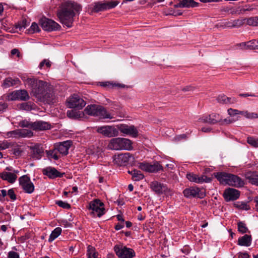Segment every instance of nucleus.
<instances>
[{
    "mask_svg": "<svg viewBox=\"0 0 258 258\" xmlns=\"http://www.w3.org/2000/svg\"><path fill=\"white\" fill-rule=\"evenodd\" d=\"M81 10L80 5L75 3H66L61 5L57 11V16L62 25L71 28L73 26L75 11L78 12Z\"/></svg>",
    "mask_w": 258,
    "mask_h": 258,
    "instance_id": "f257e3e1",
    "label": "nucleus"
},
{
    "mask_svg": "<svg viewBox=\"0 0 258 258\" xmlns=\"http://www.w3.org/2000/svg\"><path fill=\"white\" fill-rule=\"evenodd\" d=\"M25 85L31 89V94L39 100L47 99L48 84L46 82L35 78H22Z\"/></svg>",
    "mask_w": 258,
    "mask_h": 258,
    "instance_id": "f03ea898",
    "label": "nucleus"
},
{
    "mask_svg": "<svg viewBox=\"0 0 258 258\" xmlns=\"http://www.w3.org/2000/svg\"><path fill=\"white\" fill-rule=\"evenodd\" d=\"M108 147L111 150H131L133 149L132 142L126 138H116L110 140Z\"/></svg>",
    "mask_w": 258,
    "mask_h": 258,
    "instance_id": "7ed1b4c3",
    "label": "nucleus"
},
{
    "mask_svg": "<svg viewBox=\"0 0 258 258\" xmlns=\"http://www.w3.org/2000/svg\"><path fill=\"white\" fill-rule=\"evenodd\" d=\"M84 111L86 114L90 115L99 116L102 118H112L111 115L101 105L96 104L88 105Z\"/></svg>",
    "mask_w": 258,
    "mask_h": 258,
    "instance_id": "20e7f679",
    "label": "nucleus"
},
{
    "mask_svg": "<svg viewBox=\"0 0 258 258\" xmlns=\"http://www.w3.org/2000/svg\"><path fill=\"white\" fill-rule=\"evenodd\" d=\"M89 209L91 211L90 214L93 216L100 217L105 213L104 204L98 199L90 202Z\"/></svg>",
    "mask_w": 258,
    "mask_h": 258,
    "instance_id": "39448f33",
    "label": "nucleus"
},
{
    "mask_svg": "<svg viewBox=\"0 0 258 258\" xmlns=\"http://www.w3.org/2000/svg\"><path fill=\"white\" fill-rule=\"evenodd\" d=\"M114 250L119 258H133L135 256V251L122 244L115 245Z\"/></svg>",
    "mask_w": 258,
    "mask_h": 258,
    "instance_id": "423d86ee",
    "label": "nucleus"
},
{
    "mask_svg": "<svg viewBox=\"0 0 258 258\" xmlns=\"http://www.w3.org/2000/svg\"><path fill=\"white\" fill-rule=\"evenodd\" d=\"M134 160V157L130 153L120 154L118 155H114L113 157L114 163L119 166H124L129 163H133Z\"/></svg>",
    "mask_w": 258,
    "mask_h": 258,
    "instance_id": "0eeeda50",
    "label": "nucleus"
},
{
    "mask_svg": "<svg viewBox=\"0 0 258 258\" xmlns=\"http://www.w3.org/2000/svg\"><path fill=\"white\" fill-rule=\"evenodd\" d=\"M118 4L119 2L117 1L105 2L104 3L101 2H96L93 4L92 11L96 13L106 11L115 8Z\"/></svg>",
    "mask_w": 258,
    "mask_h": 258,
    "instance_id": "6e6552de",
    "label": "nucleus"
},
{
    "mask_svg": "<svg viewBox=\"0 0 258 258\" xmlns=\"http://www.w3.org/2000/svg\"><path fill=\"white\" fill-rule=\"evenodd\" d=\"M40 24L42 29L47 31L57 30L60 28L58 23L46 17H43L40 19Z\"/></svg>",
    "mask_w": 258,
    "mask_h": 258,
    "instance_id": "1a4fd4ad",
    "label": "nucleus"
},
{
    "mask_svg": "<svg viewBox=\"0 0 258 258\" xmlns=\"http://www.w3.org/2000/svg\"><path fill=\"white\" fill-rule=\"evenodd\" d=\"M68 106L69 108L81 109L86 105L85 101L77 94H73L68 100Z\"/></svg>",
    "mask_w": 258,
    "mask_h": 258,
    "instance_id": "9d476101",
    "label": "nucleus"
},
{
    "mask_svg": "<svg viewBox=\"0 0 258 258\" xmlns=\"http://www.w3.org/2000/svg\"><path fill=\"white\" fill-rule=\"evenodd\" d=\"M19 184L25 192L31 194L34 190V185L27 175H24L19 178Z\"/></svg>",
    "mask_w": 258,
    "mask_h": 258,
    "instance_id": "9b49d317",
    "label": "nucleus"
},
{
    "mask_svg": "<svg viewBox=\"0 0 258 258\" xmlns=\"http://www.w3.org/2000/svg\"><path fill=\"white\" fill-rule=\"evenodd\" d=\"M96 131L102 135L108 137H113L118 136V131L117 128L112 126L105 125L98 127Z\"/></svg>",
    "mask_w": 258,
    "mask_h": 258,
    "instance_id": "f8f14e48",
    "label": "nucleus"
},
{
    "mask_svg": "<svg viewBox=\"0 0 258 258\" xmlns=\"http://www.w3.org/2000/svg\"><path fill=\"white\" fill-rule=\"evenodd\" d=\"M29 99L28 92L25 90H19L12 92L8 95L9 100L26 101Z\"/></svg>",
    "mask_w": 258,
    "mask_h": 258,
    "instance_id": "ddd939ff",
    "label": "nucleus"
},
{
    "mask_svg": "<svg viewBox=\"0 0 258 258\" xmlns=\"http://www.w3.org/2000/svg\"><path fill=\"white\" fill-rule=\"evenodd\" d=\"M138 167L141 170L148 172H157L163 169L162 166L158 162H155L153 164L146 162L139 163Z\"/></svg>",
    "mask_w": 258,
    "mask_h": 258,
    "instance_id": "4468645a",
    "label": "nucleus"
},
{
    "mask_svg": "<svg viewBox=\"0 0 258 258\" xmlns=\"http://www.w3.org/2000/svg\"><path fill=\"white\" fill-rule=\"evenodd\" d=\"M117 130L123 134L131 136L133 137H137L138 135V131L134 125L126 124H119L117 126Z\"/></svg>",
    "mask_w": 258,
    "mask_h": 258,
    "instance_id": "2eb2a0df",
    "label": "nucleus"
},
{
    "mask_svg": "<svg viewBox=\"0 0 258 258\" xmlns=\"http://www.w3.org/2000/svg\"><path fill=\"white\" fill-rule=\"evenodd\" d=\"M199 120L202 122L215 124L218 122L221 123L222 118L219 114L213 113L208 115L202 116L199 119Z\"/></svg>",
    "mask_w": 258,
    "mask_h": 258,
    "instance_id": "dca6fc26",
    "label": "nucleus"
},
{
    "mask_svg": "<svg viewBox=\"0 0 258 258\" xmlns=\"http://www.w3.org/2000/svg\"><path fill=\"white\" fill-rule=\"evenodd\" d=\"M240 191L236 189L228 188L225 190L223 197L226 202L234 201L239 198Z\"/></svg>",
    "mask_w": 258,
    "mask_h": 258,
    "instance_id": "f3484780",
    "label": "nucleus"
},
{
    "mask_svg": "<svg viewBox=\"0 0 258 258\" xmlns=\"http://www.w3.org/2000/svg\"><path fill=\"white\" fill-rule=\"evenodd\" d=\"M31 156L35 160H39L41 158L43 154L44 150L40 144H36L34 146H30Z\"/></svg>",
    "mask_w": 258,
    "mask_h": 258,
    "instance_id": "a211bd4d",
    "label": "nucleus"
},
{
    "mask_svg": "<svg viewBox=\"0 0 258 258\" xmlns=\"http://www.w3.org/2000/svg\"><path fill=\"white\" fill-rule=\"evenodd\" d=\"M72 145V142L70 141H66L54 146V148L57 153H59L63 155H66L68 154L69 148Z\"/></svg>",
    "mask_w": 258,
    "mask_h": 258,
    "instance_id": "6ab92c4d",
    "label": "nucleus"
},
{
    "mask_svg": "<svg viewBox=\"0 0 258 258\" xmlns=\"http://www.w3.org/2000/svg\"><path fill=\"white\" fill-rule=\"evenodd\" d=\"M43 174L47 176L49 178L54 179L56 177H61L64 173H61L57 170L55 168L48 167L43 169Z\"/></svg>",
    "mask_w": 258,
    "mask_h": 258,
    "instance_id": "aec40b11",
    "label": "nucleus"
},
{
    "mask_svg": "<svg viewBox=\"0 0 258 258\" xmlns=\"http://www.w3.org/2000/svg\"><path fill=\"white\" fill-rule=\"evenodd\" d=\"M244 184V181L239 177L229 173L228 185L239 187L243 186Z\"/></svg>",
    "mask_w": 258,
    "mask_h": 258,
    "instance_id": "412c9836",
    "label": "nucleus"
},
{
    "mask_svg": "<svg viewBox=\"0 0 258 258\" xmlns=\"http://www.w3.org/2000/svg\"><path fill=\"white\" fill-rule=\"evenodd\" d=\"M151 188L157 194H162L167 189V187L162 183L157 181H154L151 183Z\"/></svg>",
    "mask_w": 258,
    "mask_h": 258,
    "instance_id": "4be33fe9",
    "label": "nucleus"
},
{
    "mask_svg": "<svg viewBox=\"0 0 258 258\" xmlns=\"http://www.w3.org/2000/svg\"><path fill=\"white\" fill-rule=\"evenodd\" d=\"M33 130L34 131H44L49 130L51 125L48 122L38 120L33 122Z\"/></svg>",
    "mask_w": 258,
    "mask_h": 258,
    "instance_id": "5701e85b",
    "label": "nucleus"
},
{
    "mask_svg": "<svg viewBox=\"0 0 258 258\" xmlns=\"http://www.w3.org/2000/svg\"><path fill=\"white\" fill-rule=\"evenodd\" d=\"M0 177L3 180H6L10 183H14L17 178V176L12 172L4 171L0 173Z\"/></svg>",
    "mask_w": 258,
    "mask_h": 258,
    "instance_id": "b1692460",
    "label": "nucleus"
},
{
    "mask_svg": "<svg viewBox=\"0 0 258 258\" xmlns=\"http://www.w3.org/2000/svg\"><path fill=\"white\" fill-rule=\"evenodd\" d=\"M237 46L241 47L242 49H258V40H252L246 43H241L237 44Z\"/></svg>",
    "mask_w": 258,
    "mask_h": 258,
    "instance_id": "393cba45",
    "label": "nucleus"
},
{
    "mask_svg": "<svg viewBox=\"0 0 258 258\" xmlns=\"http://www.w3.org/2000/svg\"><path fill=\"white\" fill-rule=\"evenodd\" d=\"M214 176L222 184H228L229 173L225 172H216L214 173Z\"/></svg>",
    "mask_w": 258,
    "mask_h": 258,
    "instance_id": "a878e982",
    "label": "nucleus"
},
{
    "mask_svg": "<svg viewBox=\"0 0 258 258\" xmlns=\"http://www.w3.org/2000/svg\"><path fill=\"white\" fill-rule=\"evenodd\" d=\"M218 102L223 104H232L236 102V100L234 97H228L224 94L219 95L216 99Z\"/></svg>",
    "mask_w": 258,
    "mask_h": 258,
    "instance_id": "bb28decb",
    "label": "nucleus"
},
{
    "mask_svg": "<svg viewBox=\"0 0 258 258\" xmlns=\"http://www.w3.org/2000/svg\"><path fill=\"white\" fill-rule=\"evenodd\" d=\"M251 235L245 234L238 238V244L240 246H249L251 245Z\"/></svg>",
    "mask_w": 258,
    "mask_h": 258,
    "instance_id": "cd10ccee",
    "label": "nucleus"
},
{
    "mask_svg": "<svg viewBox=\"0 0 258 258\" xmlns=\"http://www.w3.org/2000/svg\"><path fill=\"white\" fill-rule=\"evenodd\" d=\"M19 82V80L18 78L12 79L9 77L4 80L3 85L5 88H9L17 84Z\"/></svg>",
    "mask_w": 258,
    "mask_h": 258,
    "instance_id": "c85d7f7f",
    "label": "nucleus"
},
{
    "mask_svg": "<svg viewBox=\"0 0 258 258\" xmlns=\"http://www.w3.org/2000/svg\"><path fill=\"white\" fill-rule=\"evenodd\" d=\"M179 2L177 4V7L188 8L194 7V0H179Z\"/></svg>",
    "mask_w": 258,
    "mask_h": 258,
    "instance_id": "c756f323",
    "label": "nucleus"
},
{
    "mask_svg": "<svg viewBox=\"0 0 258 258\" xmlns=\"http://www.w3.org/2000/svg\"><path fill=\"white\" fill-rule=\"evenodd\" d=\"M20 138H30L34 135L33 132L29 130L19 129Z\"/></svg>",
    "mask_w": 258,
    "mask_h": 258,
    "instance_id": "7c9ffc66",
    "label": "nucleus"
},
{
    "mask_svg": "<svg viewBox=\"0 0 258 258\" xmlns=\"http://www.w3.org/2000/svg\"><path fill=\"white\" fill-rule=\"evenodd\" d=\"M61 228L60 227L55 228L50 234L48 239V241L49 242L53 241L61 234Z\"/></svg>",
    "mask_w": 258,
    "mask_h": 258,
    "instance_id": "2f4dec72",
    "label": "nucleus"
},
{
    "mask_svg": "<svg viewBox=\"0 0 258 258\" xmlns=\"http://www.w3.org/2000/svg\"><path fill=\"white\" fill-rule=\"evenodd\" d=\"M206 196V190L202 188H200L195 186V197L203 199Z\"/></svg>",
    "mask_w": 258,
    "mask_h": 258,
    "instance_id": "473e14b6",
    "label": "nucleus"
},
{
    "mask_svg": "<svg viewBox=\"0 0 258 258\" xmlns=\"http://www.w3.org/2000/svg\"><path fill=\"white\" fill-rule=\"evenodd\" d=\"M33 122L29 121L26 119L22 120L19 123V125L21 127H27L33 130Z\"/></svg>",
    "mask_w": 258,
    "mask_h": 258,
    "instance_id": "72a5a7b5",
    "label": "nucleus"
},
{
    "mask_svg": "<svg viewBox=\"0 0 258 258\" xmlns=\"http://www.w3.org/2000/svg\"><path fill=\"white\" fill-rule=\"evenodd\" d=\"M6 138H20L19 129L8 132L6 133Z\"/></svg>",
    "mask_w": 258,
    "mask_h": 258,
    "instance_id": "f704fd0d",
    "label": "nucleus"
},
{
    "mask_svg": "<svg viewBox=\"0 0 258 258\" xmlns=\"http://www.w3.org/2000/svg\"><path fill=\"white\" fill-rule=\"evenodd\" d=\"M144 177V175L141 173L140 171L136 169L134 170L133 179L135 181H139L142 180Z\"/></svg>",
    "mask_w": 258,
    "mask_h": 258,
    "instance_id": "c9c22d12",
    "label": "nucleus"
},
{
    "mask_svg": "<svg viewBox=\"0 0 258 258\" xmlns=\"http://www.w3.org/2000/svg\"><path fill=\"white\" fill-rule=\"evenodd\" d=\"M28 26L27 21L25 19H22L16 25V28L19 31H22L25 29Z\"/></svg>",
    "mask_w": 258,
    "mask_h": 258,
    "instance_id": "e433bc0d",
    "label": "nucleus"
},
{
    "mask_svg": "<svg viewBox=\"0 0 258 258\" xmlns=\"http://www.w3.org/2000/svg\"><path fill=\"white\" fill-rule=\"evenodd\" d=\"M46 153L49 158H53L54 160H57L59 158V156L57 155V152L55 148L53 150L46 151Z\"/></svg>",
    "mask_w": 258,
    "mask_h": 258,
    "instance_id": "4c0bfd02",
    "label": "nucleus"
},
{
    "mask_svg": "<svg viewBox=\"0 0 258 258\" xmlns=\"http://www.w3.org/2000/svg\"><path fill=\"white\" fill-rule=\"evenodd\" d=\"M237 226L238 231L242 234L246 233L248 230L246 224L243 222H238Z\"/></svg>",
    "mask_w": 258,
    "mask_h": 258,
    "instance_id": "58836bf2",
    "label": "nucleus"
},
{
    "mask_svg": "<svg viewBox=\"0 0 258 258\" xmlns=\"http://www.w3.org/2000/svg\"><path fill=\"white\" fill-rule=\"evenodd\" d=\"M247 142L249 145H250L254 147H258V139L257 138H255L252 137H248L247 138Z\"/></svg>",
    "mask_w": 258,
    "mask_h": 258,
    "instance_id": "ea45409f",
    "label": "nucleus"
},
{
    "mask_svg": "<svg viewBox=\"0 0 258 258\" xmlns=\"http://www.w3.org/2000/svg\"><path fill=\"white\" fill-rule=\"evenodd\" d=\"M184 196L187 198H192L194 197V189L192 188H187L183 191Z\"/></svg>",
    "mask_w": 258,
    "mask_h": 258,
    "instance_id": "a19ab883",
    "label": "nucleus"
},
{
    "mask_svg": "<svg viewBox=\"0 0 258 258\" xmlns=\"http://www.w3.org/2000/svg\"><path fill=\"white\" fill-rule=\"evenodd\" d=\"M12 146V143L7 141L0 142V150H4Z\"/></svg>",
    "mask_w": 258,
    "mask_h": 258,
    "instance_id": "79ce46f5",
    "label": "nucleus"
},
{
    "mask_svg": "<svg viewBox=\"0 0 258 258\" xmlns=\"http://www.w3.org/2000/svg\"><path fill=\"white\" fill-rule=\"evenodd\" d=\"M246 19H237L232 21L233 28L239 27L245 23Z\"/></svg>",
    "mask_w": 258,
    "mask_h": 258,
    "instance_id": "37998d69",
    "label": "nucleus"
},
{
    "mask_svg": "<svg viewBox=\"0 0 258 258\" xmlns=\"http://www.w3.org/2000/svg\"><path fill=\"white\" fill-rule=\"evenodd\" d=\"M44 66L46 68H49L51 66V63L48 59H44L40 63L39 68L40 69H42Z\"/></svg>",
    "mask_w": 258,
    "mask_h": 258,
    "instance_id": "c03bdc74",
    "label": "nucleus"
},
{
    "mask_svg": "<svg viewBox=\"0 0 258 258\" xmlns=\"http://www.w3.org/2000/svg\"><path fill=\"white\" fill-rule=\"evenodd\" d=\"M246 20V24L249 26H257V23H256V20L255 17H250Z\"/></svg>",
    "mask_w": 258,
    "mask_h": 258,
    "instance_id": "a18cd8bd",
    "label": "nucleus"
},
{
    "mask_svg": "<svg viewBox=\"0 0 258 258\" xmlns=\"http://www.w3.org/2000/svg\"><path fill=\"white\" fill-rule=\"evenodd\" d=\"M55 204L56 205H57L58 206H59L60 207H61V208H63L64 209H69L71 207L70 204H69L67 202H64L62 201H56Z\"/></svg>",
    "mask_w": 258,
    "mask_h": 258,
    "instance_id": "49530a36",
    "label": "nucleus"
},
{
    "mask_svg": "<svg viewBox=\"0 0 258 258\" xmlns=\"http://www.w3.org/2000/svg\"><path fill=\"white\" fill-rule=\"evenodd\" d=\"M249 182L252 184L258 185V175H252L249 178Z\"/></svg>",
    "mask_w": 258,
    "mask_h": 258,
    "instance_id": "de8ad7c7",
    "label": "nucleus"
},
{
    "mask_svg": "<svg viewBox=\"0 0 258 258\" xmlns=\"http://www.w3.org/2000/svg\"><path fill=\"white\" fill-rule=\"evenodd\" d=\"M236 205V207L240 209L245 210H248L249 209V206L246 203L244 202L238 203Z\"/></svg>",
    "mask_w": 258,
    "mask_h": 258,
    "instance_id": "09e8293b",
    "label": "nucleus"
},
{
    "mask_svg": "<svg viewBox=\"0 0 258 258\" xmlns=\"http://www.w3.org/2000/svg\"><path fill=\"white\" fill-rule=\"evenodd\" d=\"M20 108L22 109L27 110V111H29L32 109V106L29 103H22L20 105Z\"/></svg>",
    "mask_w": 258,
    "mask_h": 258,
    "instance_id": "8fccbe9b",
    "label": "nucleus"
},
{
    "mask_svg": "<svg viewBox=\"0 0 258 258\" xmlns=\"http://www.w3.org/2000/svg\"><path fill=\"white\" fill-rule=\"evenodd\" d=\"M39 31V27L36 23H33L29 29L30 33H33Z\"/></svg>",
    "mask_w": 258,
    "mask_h": 258,
    "instance_id": "3c124183",
    "label": "nucleus"
},
{
    "mask_svg": "<svg viewBox=\"0 0 258 258\" xmlns=\"http://www.w3.org/2000/svg\"><path fill=\"white\" fill-rule=\"evenodd\" d=\"M95 253H96V252L95 248L91 245H89L87 247L88 258L90 256L94 255Z\"/></svg>",
    "mask_w": 258,
    "mask_h": 258,
    "instance_id": "603ef678",
    "label": "nucleus"
},
{
    "mask_svg": "<svg viewBox=\"0 0 258 258\" xmlns=\"http://www.w3.org/2000/svg\"><path fill=\"white\" fill-rule=\"evenodd\" d=\"M228 113L230 116H233L237 114H240V111L237 109H234L232 108H229L227 110Z\"/></svg>",
    "mask_w": 258,
    "mask_h": 258,
    "instance_id": "864d4df0",
    "label": "nucleus"
},
{
    "mask_svg": "<svg viewBox=\"0 0 258 258\" xmlns=\"http://www.w3.org/2000/svg\"><path fill=\"white\" fill-rule=\"evenodd\" d=\"M8 195L12 200L15 201L16 200V195L13 189H10L8 191Z\"/></svg>",
    "mask_w": 258,
    "mask_h": 258,
    "instance_id": "5fc2aeb1",
    "label": "nucleus"
},
{
    "mask_svg": "<svg viewBox=\"0 0 258 258\" xmlns=\"http://www.w3.org/2000/svg\"><path fill=\"white\" fill-rule=\"evenodd\" d=\"M8 258H19V254L15 251H11L8 253Z\"/></svg>",
    "mask_w": 258,
    "mask_h": 258,
    "instance_id": "6e6d98bb",
    "label": "nucleus"
},
{
    "mask_svg": "<svg viewBox=\"0 0 258 258\" xmlns=\"http://www.w3.org/2000/svg\"><path fill=\"white\" fill-rule=\"evenodd\" d=\"M215 27H216L217 28H222V29H225V28H227L226 26L225 21H221V22H219L218 23H217V24H216Z\"/></svg>",
    "mask_w": 258,
    "mask_h": 258,
    "instance_id": "4d7b16f0",
    "label": "nucleus"
},
{
    "mask_svg": "<svg viewBox=\"0 0 258 258\" xmlns=\"http://www.w3.org/2000/svg\"><path fill=\"white\" fill-rule=\"evenodd\" d=\"M195 182H196V183L204 182V175H202L200 177H197L195 175Z\"/></svg>",
    "mask_w": 258,
    "mask_h": 258,
    "instance_id": "13d9d810",
    "label": "nucleus"
},
{
    "mask_svg": "<svg viewBox=\"0 0 258 258\" xmlns=\"http://www.w3.org/2000/svg\"><path fill=\"white\" fill-rule=\"evenodd\" d=\"M8 107V104L6 103L0 102V112H4Z\"/></svg>",
    "mask_w": 258,
    "mask_h": 258,
    "instance_id": "bf43d9fd",
    "label": "nucleus"
},
{
    "mask_svg": "<svg viewBox=\"0 0 258 258\" xmlns=\"http://www.w3.org/2000/svg\"><path fill=\"white\" fill-rule=\"evenodd\" d=\"M233 121H234V120L230 118H227L224 119V120L222 119V121H221V124H229V123H232V122H233Z\"/></svg>",
    "mask_w": 258,
    "mask_h": 258,
    "instance_id": "052dcab7",
    "label": "nucleus"
},
{
    "mask_svg": "<svg viewBox=\"0 0 258 258\" xmlns=\"http://www.w3.org/2000/svg\"><path fill=\"white\" fill-rule=\"evenodd\" d=\"M238 258H249V255L247 252H239L238 253Z\"/></svg>",
    "mask_w": 258,
    "mask_h": 258,
    "instance_id": "680f3d73",
    "label": "nucleus"
},
{
    "mask_svg": "<svg viewBox=\"0 0 258 258\" xmlns=\"http://www.w3.org/2000/svg\"><path fill=\"white\" fill-rule=\"evenodd\" d=\"M13 153L16 156H19L21 154L22 150L19 147H17L14 148Z\"/></svg>",
    "mask_w": 258,
    "mask_h": 258,
    "instance_id": "e2e57ef3",
    "label": "nucleus"
},
{
    "mask_svg": "<svg viewBox=\"0 0 258 258\" xmlns=\"http://www.w3.org/2000/svg\"><path fill=\"white\" fill-rule=\"evenodd\" d=\"M239 96H241V97H248V96H250V97H257L258 96L256 94H255L254 93H251L239 94Z\"/></svg>",
    "mask_w": 258,
    "mask_h": 258,
    "instance_id": "0e129e2a",
    "label": "nucleus"
},
{
    "mask_svg": "<svg viewBox=\"0 0 258 258\" xmlns=\"http://www.w3.org/2000/svg\"><path fill=\"white\" fill-rule=\"evenodd\" d=\"M197 223L200 226H201L202 228H205L207 226L208 223L206 222L205 220L202 221L201 223L200 222V221H196Z\"/></svg>",
    "mask_w": 258,
    "mask_h": 258,
    "instance_id": "69168bd1",
    "label": "nucleus"
},
{
    "mask_svg": "<svg viewBox=\"0 0 258 258\" xmlns=\"http://www.w3.org/2000/svg\"><path fill=\"white\" fill-rule=\"evenodd\" d=\"M11 54L12 55H15L16 54L18 57H19L20 55V52L17 49H13L11 50Z\"/></svg>",
    "mask_w": 258,
    "mask_h": 258,
    "instance_id": "338daca9",
    "label": "nucleus"
},
{
    "mask_svg": "<svg viewBox=\"0 0 258 258\" xmlns=\"http://www.w3.org/2000/svg\"><path fill=\"white\" fill-rule=\"evenodd\" d=\"M123 227H124V225L123 224L117 223L115 226V229L116 230H119L122 229Z\"/></svg>",
    "mask_w": 258,
    "mask_h": 258,
    "instance_id": "774afa93",
    "label": "nucleus"
}]
</instances>
